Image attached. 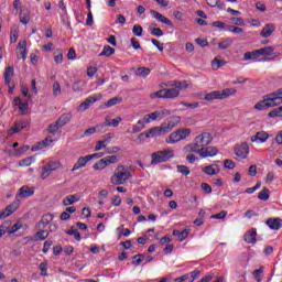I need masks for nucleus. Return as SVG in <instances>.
<instances>
[{
    "label": "nucleus",
    "instance_id": "f257e3e1",
    "mask_svg": "<svg viewBox=\"0 0 282 282\" xmlns=\"http://www.w3.org/2000/svg\"><path fill=\"white\" fill-rule=\"evenodd\" d=\"M165 87L172 88H163L150 95V98H177L180 96V91L182 89H188V83L186 82H170L165 84Z\"/></svg>",
    "mask_w": 282,
    "mask_h": 282
},
{
    "label": "nucleus",
    "instance_id": "f03ea898",
    "mask_svg": "<svg viewBox=\"0 0 282 282\" xmlns=\"http://www.w3.org/2000/svg\"><path fill=\"white\" fill-rule=\"evenodd\" d=\"M175 129V123L169 121L164 122L161 126H156L151 128L148 131L142 132L139 138L140 140H149L153 138H160L162 135H166V133H171Z\"/></svg>",
    "mask_w": 282,
    "mask_h": 282
},
{
    "label": "nucleus",
    "instance_id": "7ed1b4c3",
    "mask_svg": "<svg viewBox=\"0 0 282 282\" xmlns=\"http://www.w3.org/2000/svg\"><path fill=\"white\" fill-rule=\"evenodd\" d=\"M279 105H282V88L271 94L268 98L256 104L254 109L258 111H265V109H270Z\"/></svg>",
    "mask_w": 282,
    "mask_h": 282
},
{
    "label": "nucleus",
    "instance_id": "20e7f679",
    "mask_svg": "<svg viewBox=\"0 0 282 282\" xmlns=\"http://www.w3.org/2000/svg\"><path fill=\"white\" fill-rule=\"evenodd\" d=\"M186 153H198L200 158H215L219 150L217 147L199 148L198 143H191L185 147Z\"/></svg>",
    "mask_w": 282,
    "mask_h": 282
},
{
    "label": "nucleus",
    "instance_id": "39448f33",
    "mask_svg": "<svg viewBox=\"0 0 282 282\" xmlns=\"http://www.w3.org/2000/svg\"><path fill=\"white\" fill-rule=\"evenodd\" d=\"M129 180H131V172L129 171V167L119 165L110 177V183L115 186H122V184H126Z\"/></svg>",
    "mask_w": 282,
    "mask_h": 282
},
{
    "label": "nucleus",
    "instance_id": "423d86ee",
    "mask_svg": "<svg viewBox=\"0 0 282 282\" xmlns=\"http://www.w3.org/2000/svg\"><path fill=\"white\" fill-rule=\"evenodd\" d=\"M230 96H237V89L225 88L223 90H214L205 94L204 100H207L208 102L213 100H226V98H230Z\"/></svg>",
    "mask_w": 282,
    "mask_h": 282
},
{
    "label": "nucleus",
    "instance_id": "0eeeda50",
    "mask_svg": "<svg viewBox=\"0 0 282 282\" xmlns=\"http://www.w3.org/2000/svg\"><path fill=\"white\" fill-rule=\"evenodd\" d=\"M63 164L58 160H48L45 162L42 167L41 180H47L50 175L54 173V171H58Z\"/></svg>",
    "mask_w": 282,
    "mask_h": 282
},
{
    "label": "nucleus",
    "instance_id": "6e6552de",
    "mask_svg": "<svg viewBox=\"0 0 282 282\" xmlns=\"http://www.w3.org/2000/svg\"><path fill=\"white\" fill-rule=\"evenodd\" d=\"M173 150H162L151 154L152 161L151 164L155 166V164H162L164 162H169L171 158H173Z\"/></svg>",
    "mask_w": 282,
    "mask_h": 282
},
{
    "label": "nucleus",
    "instance_id": "1a4fd4ad",
    "mask_svg": "<svg viewBox=\"0 0 282 282\" xmlns=\"http://www.w3.org/2000/svg\"><path fill=\"white\" fill-rule=\"evenodd\" d=\"M98 100H102V94H95V95H93V96L87 97V98L77 107V111H78V112L87 111V109H89V107H91V105H94L95 102H98Z\"/></svg>",
    "mask_w": 282,
    "mask_h": 282
},
{
    "label": "nucleus",
    "instance_id": "9d476101",
    "mask_svg": "<svg viewBox=\"0 0 282 282\" xmlns=\"http://www.w3.org/2000/svg\"><path fill=\"white\" fill-rule=\"evenodd\" d=\"M191 135V129L184 128L178 129L170 134L171 142H182V140H186Z\"/></svg>",
    "mask_w": 282,
    "mask_h": 282
},
{
    "label": "nucleus",
    "instance_id": "9b49d317",
    "mask_svg": "<svg viewBox=\"0 0 282 282\" xmlns=\"http://www.w3.org/2000/svg\"><path fill=\"white\" fill-rule=\"evenodd\" d=\"M32 195H34V187L24 185L19 189L18 194L15 195V202L19 204L21 199H26V197H32Z\"/></svg>",
    "mask_w": 282,
    "mask_h": 282
},
{
    "label": "nucleus",
    "instance_id": "f8f14e48",
    "mask_svg": "<svg viewBox=\"0 0 282 282\" xmlns=\"http://www.w3.org/2000/svg\"><path fill=\"white\" fill-rule=\"evenodd\" d=\"M94 158H98V154H89L86 156H80L72 169L73 173L75 171H79V169H85L87 166V162H90V160H94Z\"/></svg>",
    "mask_w": 282,
    "mask_h": 282
},
{
    "label": "nucleus",
    "instance_id": "ddd939ff",
    "mask_svg": "<svg viewBox=\"0 0 282 282\" xmlns=\"http://www.w3.org/2000/svg\"><path fill=\"white\" fill-rule=\"evenodd\" d=\"M259 56H269L268 61H274L281 56V53H274V46H265L263 48H259Z\"/></svg>",
    "mask_w": 282,
    "mask_h": 282
},
{
    "label": "nucleus",
    "instance_id": "4468645a",
    "mask_svg": "<svg viewBox=\"0 0 282 282\" xmlns=\"http://www.w3.org/2000/svg\"><path fill=\"white\" fill-rule=\"evenodd\" d=\"M234 151L237 158L246 160V158H248V153H250V147L248 145V143H240L235 147Z\"/></svg>",
    "mask_w": 282,
    "mask_h": 282
},
{
    "label": "nucleus",
    "instance_id": "2eb2a0df",
    "mask_svg": "<svg viewBox=\"0 0 282 282\" xmlns=\"http://www.w3.org/2000/svg\"><path fill=\"white\" fill-rule=\"evenodd\" d=\"M12 106L18 107L20 113H22L23 116H25V113H28L30 109V102L28 100L26 101L21 100V97H14L12 101Z\"/></svg>",
    "mask_w": 282,
    "mask_h": 282
},
{
    "label": "nucleus",
    "instance_id": "dca6fc26",
    "mask_svg": "<svg viewBox=\"0 0 282 282\" xmlns=\"http://www.w3.org/2000/svg\"><path fill=\"white\" fill-rule=\"evenodd\" d=\"M15 54L18 58H22V61L28 59V42L26 41H20L18 43V46L15 48Z\"/></svg>",
    "mask_w": 282,
    "mask_h": 282
},
{
    "label": "nucleus",
    "instance_id": "f3484780",
    "mask_svg": "<svg viewBox=\"0 0 282 282\" xmlns=\"http://www.w3.org/2000/svg\"><path fill=\"white\" fill-rule=\"evenodd\" d=\"M18 208V200L13 202L11 205H8L3 212H0V219H6V217H10V215L14 214Z\"/></svg>",
    "mask_w": 282,
    "mask_h": 282
},
{
    "label": "nucleus",
    "instance_id": "a211bd4d",
    "mask_svg": "<svg viewBox=\"0 0 282 282\" xmlns=\"http://www.w3.org/2000/svg\"><path fill=\"white\" fill-rule=\"evenodd\" d=\"M275 31L276 25L268 23L263 26L262 31L260 32V36H262V39H270V36H272V34H274Z\"/></svg>",
    "mask_w": 282,
    "mask_h": 282
},
{
    "label": "nucleus",
    "instance_id": "6ab92c4d",
    "mask_svg": "<svg viewBox=\"0 0 282 282\" xmlns=\"http://www.w3.org/2000/svg\"><path fill=\"white\" fill-rule=\"evenodd\" d=\"M150 14H152L153 19H155L160 23H164V25H173V22H171L169 18L164 17L162 13L155 10H151Z\"/></svg>",
    "mask_w": 282,
    "mask_h": 282
},
{
    "label": "nucleus",
    "instance_id": "aec40b11",
    "mask_svg": "<svg viewBox=\"0 0 282 282\" xmlns=\"http://www.w3.org/2000/svg\"><path fill=\"white\" fill-rule=\"evenodd\" d=\"M267 226H269V228L271 230H279L282 226V219L281 218H269L265 221Z\"/></svg>",
    "mask_w": 282,
    "mask_h": 282
},
{
    "label": "nucleus",
    "instance_id": "412c9836",
    "mask_svg": "<svg viewBox=\"0 0 282 282\" xmlns=\"http://www.w3.org/2000/svg\"><path fill=\"white\" fill-rule=\"evenodd\" d=\"M246 243H257V229L247 231L243 236Z\"/></svg>",
    "mask_w": 282,
    "mask_h": 282
},
{
    "label": "nucleus",
    "instance_id": "4be33fe9",
    "mask_svg": "<svg viewBox=\"0 0 282 282\" xmlns=\"http://www.w3.org/2000/svg\"><path fill=\"white\" fill-rule=\"evenodd\" d=\"M270 134L265 131L257 132L253 137H251V142H267Z\"/></svg>",
    "mask_w": 282,
    "mask_h": 282
},
{
    "label": "nucleus",
    "instance_id": "5701e85b",
    "mask_svg": "<svg viewBox=\"0 0 282 282\" xmlns=\"http://www.w3.org/2000/svg\"><path fill=\"white\" fill-rule=\"evenodd\" d=\"M219 165L217 164H210L203 169V173H206V175H219Z\"/></svg>",
    "mask_w": 282,
    "mask_h": 282
},
{
    "label": "nucleus",
    "instance_id": "b1692460",
    "mask_svg": "<svg viewBox=\"0 0 282 282\" xmlns=\"http://www.w3.org/2000/svg\"><path fill=\"white\" fill-rule=\"evenodd\" d=\"M28 127V121H19L17 122L10 130L9 135H14V133H19V131H22V129H25Z\"/></svg>",
    "mask_w": 282,
    "mask_h": 282
},
{
    "label": "nucleus",
    "instance_id": "393cba45",
    "mask_svg": "<svg viewBox=\"0 0 282 282\" xmlns=\"http://www.w3.org/2000/svg\"><path fill=\"white\" fill-rule=\"evenodd\" d=\"M53 220H54V215H52V214H44L42 216V219L37 224V228H45Z\"/></svg>",
    "mask_w": 282,
    "mask_h": 282
},
{
    "label": "nucleus",
    "instance_id": "a878e982",
    "mask_svg": "<svg viewBox=\"0 0 282 282\" xmlns=\"http://www.w3.org/2000/svg\"><path fill=\"white\" fill-rule=\"evenodd\" d=\"M172 235L173 237H177V241H184L191 235V229H184L183 231L175 229Z\"/></svg>",
    "mask_w": 282,
    "mask_h": 282
},
{
    "label": "nucleus",
    "instance_id": "bb28decb",
    "mask_svg": "<svg viewBox=\"0 0 282 282\" xmlns=\"http://www.w3.org/2000/svg\"><path fill=\"white\" fill-rule=\"evenodd\" d=\"M122 102V98L113 97L109 99L104 106H100V109H109V107H116V105H120Z\"/></svg>",
    "mask_w": 282,
    "mask_h": 282
},
{
    "label": "nucleus",
    "instance_id": "cd10ccee",
    "mask_svg": "<svg viewBox=\"0 0 282 282\" xmlns=\"http://www.w3.org/2000/svg\"><path fill=\"white\" fill-rule=\"evenodd\" d=\"M195 142H213V134L203 132L195 138Z\"/></svg>",
    "mask_w": 282,
    "mask_h": 282
},
{
    "label": "nucleus",
    "instance_id": "c85d7f7f",
    "mask_svg": "<svg viewBox=\"0 0 282 282\" xmlns=\"http://www.w3.org/2000/svg\"><path fill=\"white\" fill-rule=\"evenodd\" d=\"M224 65H226V61H224V58H221V56H216L212 61V67L215 72H217V69H219L220 67H224Z\"/></svg>",
    "mask_w": 282,
    "mask_h": 282
},
{
    "label": "nucleus",
    "instance_id": "c756f323",
    "mask_svg": "<svg viewBox=\"0 0 282 282\" xmlns=\"http://www.w3.org/2000/svg\"><path fill=\"white\" fill-rule=\"evenodd\" d=\"M12 76H14V67L9 66L4 72V83L6 85H10L12 83Z\"/></svg>",
    "mask_w": 282,
    "mask_h": 282
},
{
    "label": "nucleus",
    "instance_id": "7c9ffc66",
    "mask_svg": "<svg viewBox=\"0 0 282 282\" xmlns=\"http://www.w3.org/2000/svg\"><path fill=\"white\" fill-rule=\"evenodd\" d=\"M78 195H68L63 199V204L65 206H72V204H76V202H79Z\"/></svg>",
    "mask_w": 282,
    "mask_h": 282
},
{
    "label": "nucleus",
    "instance_id": "2f4dec72",
    "mask_svg": "<svg viewBox=\"0 0 282 282\" xmlns=\"http://www.w3.org/2000/svg\"><path fill=\"white\" fill-rule=\"evenodd\" d=\"M207 6H210V8H218V10H224L226 8V4L221 0H206Z\"/></svg>",
    "mask_w": 282,
    "mask_h": 282
},
{
    "label": "nucleus",
    "instance_id": "473e14b6",
    "mask_svg": "<svg viewBox=\"0 0 282 282\" xmlns=\"http://www.w3.org/2000/svg\"><path fill=\"white\" fill-rule=\"evenodd\" d=\"M70 120H72V113L66 112V113L62 115V116L58 118L57 122H58L59 126L65 127V124H68V122H69Z\"/></svg>",
    "mask_w": 282,
    "mask_h": 282
},
{
    "label": "nucleus",
    "instance_id": "72a5a7b5",
    "mask_svg": "<svg viewBox=\"0 0 282 282\" xmlns=\"http://www.w3.org/2000/svg\"><path fill=\"white\" fill-rule=\"evenodd\" d=\"M122 122V118L121 117H117L112 120H109V118H106L105 120V127H118L120 123Z\"/></svg>",
    "mask_w": 282,
    "mask_h": 282
},
{
    "label": "nucleus",
    "instance_id": "f704fd0d",
    "mask_svg": "<svg viewBox=\"0 0 282 282\" xmlns=\"http://www.w3.org/2000/svg\"><path fill=\"white\" fill-rule=\"evenodd\" d=\"M258 199L261 202H268V199H270V189H268V187H263L258 194Z\"/></svg>",
    "mask_w": 282,
    "mask_h": 282
},
{
    "label": "nucleus",
    "instance_id": "c9c22d12",
    "mask_svg": "<svg viewBox=\"0 0 282 282\" xmlns=\"http://www.w3.org/2000/svg\"><path fill=\"white\" fill-rule=\"evenodd\" d=\"M19 41V26L14 25L11 28L10 43H17Z\"/></svg>",
    "mask_w": 282,
    "mask_h": 282
},
{
    "label": "nucleus",
    "instance_id": "e433bc0d",
    "mask_svg": "<svg viewBox=\"0 0 282 282\" xmlns=\"http://www.w3.org/2000/svg\"><path fill=\"white\" fill-rule=\"evenodd\" d=\"M107 162L105 159L99 160L97 163L93 165L94 171H105L107 169Z\"/></svg>",
    "mask_w": 282,
    "mask_h": 282
},
{
    "label": "nucleus",
    "instance_id": "4c0bfd02",
    "mask_svg": "<svg viewBox=\"0 0 282 282\" xmlns=\"http://www.w3.org/2000/svg\"><path fill=\"white\" fill-rule=\"evenodd\" d=\"M234 41L230 37H227L225 40H223L221 42H219L218 47L219 50H228V47H230V45H232Z\"/></svg>",
    "mask_w": 282,
    "mask_h": 282
},
{
    "label": "nucleus",
    "instance_id": "58836bf2",
    "mask_svg": "<svg viewBox=\"0 0 282 282\" xmlns=\"http://www.w3.org/2000/svg\"><path fill=\"white\" fill-rule=\"evenodd\" d=\"M135 74L140 78H147L149 76V74H151V69L147 68V67H140V68L137 69Z\"/></svg>",
    "mask_w": 282,
    "mask_h": 282
},
{
    "label": "nucleus",
    "instance_id": "ea45409f",
    "mask_svg": "<svg viewBox=\"0 0 282 282\" xmlns=\"http://www.w3.org/2000/svg\"><path fill=\"white\" fill-rule=\"evenodd\" d=\"M113 54H116V50L109 45H106L104 46V50L99 56H113Z\"/></svg>",
    "mask_w": 282,
    "mask_h": 282
},
{
    "label": "nucleus",
    "instance_id": "a19ab883",
    "mask_svg": "<svg viewBox=\"0 0 282 282\" xmlns=\"http://www.w3.org/2000/svg\"><path fill=\"white\" fill-rule=\"evenodd\" d=\"M259 50L252 51V52H247L243 55L245 61H252L254 58H259Z\"/></svg>",
    "mask_w": 282,
    "mask_h": 282
},
{
    "label": "nucleus",
    "instance_id": "79ce46f5",
    "mask_svg": "<svg viewBox=\"0 0 282 282\" xmlns=\"http://www.w3.org/2000/svg\"><path fill=\"white\" fill-rule=\"evenodd\" d=\"M50 237V232L47 230H41L35 234V241H44V239H47Z\"/></svg>",
    "mask_w": 282,
    "mask_h": 282
},
{
    "label": "nucleus",
    "instance_id": "37998d69",
    "mask_svg": "<svg viewBox=\"0 0 282 282\" xmlns=\"http://www.w3.org/2000/svg\"><path fill=\"white\" fill-rule=\"evenodd\" d=\"M65 232L69 237H74L76 241H80V232H78V229L72 227L69 230H66Z\"/></svg>",
    "mask_w": 282,
    "mask_h": 282
},
{
    "label": "nucleus",
    "instance_id": "c03bdc74",
    "mask_svg": "<svg viewBox=\"0 0 282 282\" xmlns=\"http://www.w3.org/2000/svg\"><path fill=\"white\" fill-rule=\"evenodd\" d=\"M95 151H104L101 155H105V153H113V151L107 150V144L105 142H98L95 147Z\"/></svg>",
    "mask_w": 282,
    "mask_h": 282
},
{
    "label": "nucleus",
    "instance_id": "a18cd8bd",
    "mask_svg": "<svg viewBox=\"0 0 282 282\" xmlns=\"http://www.w3.org/2000/svg\"><path fill=\"white\" fill-rule=\"evenodd\" d=\"M155 120H162V116L160 115V110L148 113V121L155 122Z\"/></svg>",
    "mask_w": 282,
    "mask_h": 282
},
{
    "label": "nucleus",
    "instance_id": "49530a36",
    "mask_svg": "<svg viewBox=\"0 0 282 282\" xmlns=\"http://www.w3.org/2000/svg\"><path fill=\"white\" fill-rule=\"evenodd\" d=\"M20 23L23 25H28L30 23V12H21L20 13Z\"/></svg>",
    "mask_w": 282,
    "mask_h": 282
},
{
    "label": "nucleus",
    "instance_id": "de8ad7c7",
    "mask_svg": "<svg viewBox=\"0 0 282 282\" xmlns=\"http://www.w3.org/2000/svg\"><path fill=\"white\" fill-rule=\"evenodd\" d=\"M253 279H256L257 282L262 281V279H263V267L253 271Z\"/></svg>",
    "mask_w": 282,
    "mask_h": 282
},
{
    "label": "nucleus",
    "instance_id": "09e8293b",
    "mask_svg": "<svg viewBox=\"0 0 282 282\" xmlns=\"http://www.w3.org/2000/svg\"><path fill=\"white\" fill-rule=\"evenodd\" d=\"M47 147H50V143L47 142H37L32 147L31 151H41L43 149H47Z\"/></svg>",
    "mask_w": 282,
    "mask_h": 282
},
{
    "label": "nucleus",
    "instance_id": "8fccbe9b",
    "mask_svg": "<svg viewBox=\"0 0 282 282\" xmlns=\"http://www.w3.org/2000/svg\"><path fill=\"white\" fill-rule=\"evenodd\" d=\"M61 127H62L61 123H58V121H55L48 126L47 131L48 133H56V131H58Z\"/></svg>",
    "mask_w": 282,
    "mask_h": 282
},
{
    "label": "nucleus",
    "instance_id": "3c124183",
    "mask_svg": "<svg viewBox=\"0 0 282 282\" xmlns=\"http://www.w3.org/2000/svg\"><path fill=\"white\" fill-rule=\"evenodd\" d=\"M47 261L41 262L39 265V270L41 271V276H47Z\"/></svg>",
    "mask_w": 282,
    "mask_h": 282
},
{
    "label": "nucleus",
    "instance_id": "603ef678",
    "mask_svg": "<svg viewBox=\"0 0 282 282\" xmlns=\"http://www.w3.org/2000/svg\"><path fill=\"white\" fill-rule=\"evenodd\" d=\"M147 124H151V121H149V116L148 115H144L143 117H142V119H140L139 121H138V127H140L141 129H144V126H147Z\"/></svg>",
    "mask_w": 282,
    "mask_h": 282
},
{
    "label": "nucleus",
    "instance_id": "864d4df0",
    "mask_svg": "<svg viewBox=\"0 0 282 282\" xmlns=\"http://www.w3.org/2000/svg\"><path fill=\"white\" fill-rule=\"evenodd\" d=\"M176 171L182 173V175H191V170L186 165H177Z\"/></svg>",
    "mask_w": 282,
    "mask_h": 282
},
{
    "label": "nucleus",
    "instance_id": "5fc2aeb1",
    "mask_svg": "<svg viewBox=\"0 0 282 282\" xmlns=\"http://www.w3.org/2000/svg\"><path fill=\"white\" fill-rule=\"evenodd\" d=\"M32 162H34V158L30 156L20 161L19 166H31Z\"/></svg>",
    "mask_w": 282,
    "mask_h": 282
},
{
    "label": "nucleus",
    "instance_id": "6e6d98bb",
    "mask_svg": "<svg viewBox=\"0 0 282 282\" xmlns=\"http://www.w3.org/2000/svg\"><path fill=\"white\" fill-rule=\"evenodd\" d=\"M227 215H228V212L221 210L218 214L212 215L210 219H226Z\"/></svg>",
    "mask_w": 282,
    "mask_h": 282
},
{
    "label": "nucleus",
    "instance_id": "4d7b16f0",
    "mask_svg": "<svg viewBox=\"0 0 282 282\" xmlns=\"http://www.w3.org/2000/svg\"><path fill=\"white\" fill-rule=\"evenodd\" d=\"M227 30H229V32H232V34H243V29L239 26L228 25Z\"/></svg>",
    "mask_w": 282,
    "mask_h": 282
},
{
    "label": "nucleus",
    "instance_id": "13d9d810",
    "mask_svg": "<svg viewBox=\"0 0 282 282\" xmlns=\"http://www.w3.org/2000/svg\"><path fill=\"white\" fill-rule=\"evenodd\" d=\"M142 32H143V29L140 24H135L132 28V33L134 34V36H142Z\"/></svg>",
    "mask_w": 282,
    "mask_h": 282
},
{
    "label": "nucleus",
    "instance_id": "bf43d9fd",
    "mask_svg": "<svg viewBox=\"0 0 282 282\" xmlns=\"http://www.w3.org/2000/svg\"><path fill=\"white\" fill-rule=\"evenodd\" d=\"M107 166H109V164H116V162H118V156L116 155H110V156H106L104 158Z\"/></svg>",
    "mask_w": 282,
    "mask_h": 282
},
{
    "label": "nucleus",
    "instance_id": "052dcab7",
    "mask_svg": "<svg viewBox=\"0 0 282 282\" xmlns=\"http://www.w3.org/2000/svg\"><path fill=\"white\" fill-rule=\"evenodd\" d=\"M61 94V84L58 82H55L53 84V96L56 98Z\"/></svg>",
    "mask_w": 282,
    "mask_h": 282
},
{
    "label": "nucleus",
    "instance_id": "680f3d73",
    "mask_svg": "<svg viewBox=\"0 0 282 282\" xmlns=\"http://www.w3.org/2000/svg\"><path fill=\"white\" fill-rule=\"evenodd\" d=\"M224 166H225V169H229V171H232V169H235V166H237V164H235V163L232 162V160L226 159V160L224 161Z\"/></svg>",
    "mask_w": 282,
    "mask_h": 282
},
{
    "label": "nucleus",
    "instance_id": "e2e57ef3",
    "mask_svg": "<svg viewBox=\"0 0 282 282\" xmlns=\"http://www.w3.org/2000/svg\"><path fill=\"white\" fill-rule=\"evenodd\" d=\"M151 34L152 36H164V31H162V29L160 28H154V29H151Z\"/></svg>",
    "mask_w": 282,
    "mask_h": 282
},
{
    "label": "nucleus",
    "instance_id": "0e129e2a",
    "mask_svg": "<svg viewBox=\"0 0 282 282\" xmlns=\"http://www.w3.org/2000/svg\"><path fill=\"white\" fill-rule=\"evenodd\" d=\"M259 188H261V182L257 183L253 187L247 188L245 193H248V195H252V193H256V191H259Z\"/></svg>",
    "mask_w": 282,
    "mask_h": 282
},
{
    "label": "nucleus",
    "instance_id": "69168bd1",
    "mask_svg": "<svg viewBox=\"0 0 282 282\" xmlns=\"http://www.w3.org/2000/svg\"><path fill=\"white\" fill-rule=\"evenodd\" d=\"M200 188L202 191H204V193H206L207 195H210V193H213V187H210L208 185V183H202L200 184Z\"/></svg>",
    "mask_w": 282,
    "mask_h": 282
},
{
    "label": "nucleus",
    "instance_id": "338daca9",
    "mask_svg": "<svg viewBox=\"0 0 282 282\" xmlns=\"http://www.w3.org/2000/svg\"><path fill=\"white\" fill-rule=\"evenodd\" d=\"M133 259L135 260L133 263V265H140V263H142V261H144L145 257L144 254H137L133 257Z\"/></svg>",
    "mask_w": 282,
    "mask_h": 282
},
{
    "label": "nucleus",
    "instance_id": "774afa93",
    "mask_svg": "<svg viewBox=\"0 0 282 282\" xmlns=\"http://www.w3.org/2000/svg\"><path fill=\"white\" fill-rule=\"evenodd\" d=\"M230 21L234 23V25H246V22L241 18H231Z\"/></svg>",
    "mask_w": 282,
    "mask_h": 282
}]
</instances>
